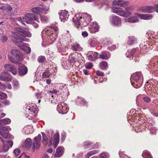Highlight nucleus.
Returning a JSON list of instances; mask_svg holds the SVG:
<instances>
[{
    "mask_svg": "<svg viewBox=\"0 0 158 158\" xmlns=\"http://www.w3.org/2000/svg\"><path fill=\"white\" fill-rule=\"evenodd\" d=\"M11 36L12 40L14 42L19 43L20 42L26 41L25 37H30L31 34L29 31H26L19 28H15L14 31L12 32Z\"/></svg>",
    "mask_w": 158,
    "mask_h": 158,
    "instance_id": "1",
    "label": "nucleus"
},
{
    "mask_svg": "<svg viewBox=\"0 0 158 158\" xmlns=\"http://www.w3.org/2000/svg\"><path fill=\"white\" fill-rule=\"evenodd\" d=\"M91 20V16L87 13L83 14L82 16L77 14L73 18V22L77 27L86 26Z\"/></svg>",
    "mask_w": 158,
    "mask_h": 158,
    "instance_id": "2",
    "label": "nucleus"
},
{
    "mask_svg": "<svg viewBox=\"0 0 158 158\" xmlns=\"http://www.w3.org/2000/svg\"><path fill=\"white\" fill-rule=\"evenodd\" d=\"M17 20L24 24V22L30 23L31 21L33 20L37 22H39V21L38 18L35 15L30 13H27L24 15V17H19L17 19Z\"/></svg>",
    "mask_w": 158,
    "mask_h": 158,
    "instance_id": "3",
    "label": "nucleus"
},
{
    "mask_svg": "<svg viewBox=\"0 0 158 158\" xmlns=\"http://www.w3.org/2000/svg\"><path fill=\"white\" fill-rule=\"evenodd\" d=\"M112 12L121 16L127 17L131 15V13L129 11H125L122 8L117 7H114L112 8Z\"/></svg>",
    "mask_w": 158,
    "mask_h": 158,
    "instance_id": "4",
    "label": "nucleus"
},
{
    "mask_svg": "<svg viewBox=\"0 0 158 158\" xmlns=\"http://www.w3.org/2000/svg\"><path fill=\"white\" fill-rule=\"evenodd\" d=\"M110 22L111 24L114 26L119 27L121 25V18L117 16H112Z\"/></svg>",
    "mask_w": 158,
    "mask_h": 158,
    "instance_id": "5",
    "label": "nucleus"
},
{
    "mask_svg": "<svg viewBox=\"0 0 158 158\" xmlns=\"http://www.w3.org/2000/svg\"><path fill=\"white\" fill-rule=\"evenodd\" d=\"M66 104L63 103L58 104L57 106V110L60 114H66L68 111Z\"/></svg>",
    "mask_w": 158,
    "mask_h": 158,
    "instance_id": "6",
    "label": "nucleus"
},
{
    "mask_svg": "<svg viewBox=\"0 0 158 158\" xmlns=\"http://www.w3.org/2000/svg\"><path fill=\"white\" fill-rule=\"evenodd\" d=\"M41 141V136L40 134H39L37 137L34 138V142L32 146V148L34 149L35 148H39L40 146Z\"/></svg>",
    "mask_w": 158,
    "mask_h": 158,
    "instance_id": "7",
    "label": "nucleus"
},
{
    "mask_svg": "<svg viewBox=\"0 0 158 158\" xmlns=\"http://www.w3.org/2000/svg\"><path fill=\"white\" fill-rule=\"evenodd\" d=\"M17 45L21 50H23L27 53H29L31 51V49L30 47H27V44L23 42L17 43Z\"/></svg>",
    "mask_w": 158,
    "mask_h": 158,
    "instance_id": "8",
    "label": "nucleus"
},
{
    "mask_svg": "<svg viewBox=\"0 0 158 158\" xmlns=\"http://www.w3.org/2000/svg\"><path fill=\"white\" fill-rule=\"evenodd\" d=\"M4 68L6 71L10 72L13 75H15L17 73L16 69L10 64H5Z\"/></svg>",
    "mask_w": 158,
    "mask_h": 158,
    "instance_id": "9",
    "label": "nucleus"
},
{
    "mask_svg": "<svg viewBox=\"0 0 158 158\" xmlns=\"http://www.w3.org/2000/svg\"><path fill=\"white\" fill-rule=\"evenodd\" d=\"M11 53L19 61L22 60L23 59L22 55L20 53L19 50L13 49L11 51Z\"/></svg>",
    "mask_w": 158,
    "mask_h": 158,
    "instance_id": "10",
    "label": "nucleus"
},
{
    "mask_svg": "<svg viewBox=\"0 0 158 158\" xmlns=\"http://www.w3.org/2000/svg\"><path fill=\"white\" fill-rule=\"evenodd\" d=\"M19 73L21 76H23L26 74L27 72V67L23 64H20L18 68Z\"/></svg>",
    "mask_w": 158,
    "mask_h": 158,
    "instance_id": "11",
    "label": "nucleus"
},
{
    "mask_svg": "<svg viewBox=\"0 0 158 158\" xmlns=\"http://www.w3.org/2000/svg\"><path fill=\"white\" fill-rule=\"evenodd\" d=\"M59 15L61 21L64 22L67 20L69 15L68 12L66 10H62Z\"/></svg>",
    "mask_w": 158,
    "mask_h": 158,
    "instance_id": "12",
    "label": "nucleus"
},
{
    "mask_svg": "<svg viewBox=\"0 0 158 158\" xmlns=\"http://www.w3.org/2000/svg\"><path fill=\"white\" fill-rule=\"evenodd\" d=\"M0 76V80L4 81H10L12 79V77L11 75L9 76L8 77H6L4 75L6 76L8 74V73L4 72L1 73Z\"/></svg>",
    "mask_w": 158,
    "mask_h": 158,
    "instance_id": "13",
    "label": "nucleus"
},
{
    "mask_svg": "<svg viewBox=\"0 0 158 158\" xmlns=\"http://www.w3.org/2000/svg\"><path fill=\"white\" fill-rule=\"evenodd\" d=\"M88 59L89 60H94L98 58V53L95 52H90L87 55Z\"/></svg>",
    "mask_w": 158,
    "mask_h": 158,
    "instance_id": "14",
    "label": "nucleus"
},
{
    "mask_svg": "<svg viewBox=\"0 0 158 158\" xmlns=\"http://www.w3.org/2000/svg\"><path fill=\"white\" fill-rule=\"evenodd\" d=\"M44 10V9L43 6L42 7L38 6L32 8L31 9V11L33 13L37 14H42Z\"/></svg>",
    "mask_w": 158,
    "mask_h": 158,
    "instance_id": "15",
    "label": "nucleus"
},
{
    "mask_svg": "<svg viewBox=\"0 0 158 158\" xmlns=\"http://www.w3.org/2000/svg\"><path fill=\"white\" fill-rule=\"evenodd\" d=\"M64 152L63 148L62 147H58L56 149V152L55 156L57 157H60L63 154Z\"/></svg>",
    "mask_w": 158,
    "mask_h": 158,
    "instance_id": "16",
    "label": "nucleus"
},
{
    "mask_svg": "<svg viewBox=\"0 0 158 158\" xmlns=\"http://www.w3.org/2000/svg\"><path fill=\"white\" fill-rule=\"evenodd\" d=\"M136 15L141 19H150L152 18V16L150 14H143L137 13Z\"/></svg>",
    "mask_w": 158,
    "mask_h": 158,
    "instance_id": "17",
    "label": "nucleus"
},
{
    "mask_svg": "<svg viewBox=\"0 0 158 158\" xmlns=\"http://www.w3.org/2000/svg\"><path fill=\"white\" fill-rule=\"evenodd\" d=\"M138 19L136 16H133L128 19H125V21L126 22L131 23H135L138 21Z\"/></svg>",
    "mask_w": 158,
    "mask_h": 158,
    "instance_id": "18",
    "label": "nucleus"
},
{
    "mask_svg": "<svg viewBox=\"0 0 158 158\" xmlns=\"http://www.w3.org/2000/svg\"><path fill=\"white\" fill-rule=\"evenodd\" d=\"M59 142V134L56 133L54 136V146L55 148L57 146Z\"/></svg>",
    "mask_w": 158,
    "mask_h": 158,
    "instance_id": "19",
    "label": "nucleus"
},
{
    "mask_svg": "<svg viewBox=\"0 0 158 158\" xmlns=\"http://www.w3.org/2000/svg\"><path fill=\"white\" fill-rule=\"evenodd\" d=\"M137 42L136 39L134 36H130L128 37L127 44L129 45L134 44Z\"/></svg>",
    "mask_w": 158,
    "mask_h": 158,
    "instance_id": "20",
    "label": "nucleus"
},
{
    "mask_svg": "<svg viewBox=\"0 0 158 158\" xmlns=\"http://www.w3.org/2000/svg\"><path fill=\"white\" fill-rule=\"evenodd\" d=\"M32 144V141L31 139L28 138L23 143V146L25 148H29L31 147Z\"/></svg>",
    "mask_w": 158,
    "mask_h": 158,
    "instance_id": "21",
    "label": "nucleus"
},
{
    "mask_svg": "<svg viewBox=\"0 0 158 158\" xmlns=\"http://www.w3.org/2000/svg\"><path fill=\"white\" fill-rule=\"evenodd\" d=\"M142 10L148 13H152L155 10L154 6H146L143 7Z\"/></svg>",
    "mask_w": 158,
    "mask_h": 158,
    "instance_id": "22",
    "label": "nucleus"
},
{
    "mask_svg": "<svg viewBox=\"0 0 158 158\" xmlns=\"http://www.w3.org/2000/svg\"><path fill=\"white\" fill-rule=\"evenodd\" d=\"M92 27L91 29L92 30V33L98 31L99 28V25L97 22H93Z\"/></svg>",
    "mask_w": 158,
    "mask_h": 158,
    "instance_id": "23",
    "label": "nucleus"
},
{
    "mask_svg": "<svg viewBox=\"0 0 158 158\" xmlns=\"http://www.w3.org/2000/svg\"><path fill=\"white\" fill-rule=\"evenodd\" d=\"M10 122V120L8 118H5L0 120V124L1 125H5L9 124Z\"/></svg>",
    "mask_w": 158,
    "mask_h": 158,
    "instance_id": "24",
    "label": "nucleus"
},
{
    "mask_svg": "<svg viewBox=\"0 0 158 158\" xmlns=\"http://www.w3.org/2000/svg\"><path fill=\"white\" fill-rule=\"evenodd\" d=\"M110 56V55L108 52H104L101 55H100L99 57L103 59L107 60L108 59Z\"/></svg>",
    "mask_w": 158,
    "mask_h": 158,
    "instance_id": "25",
    "label": "nucleus"
},
{
    "mask_svg": "<svg viewBox=\"0 0 158 158\" xmlns=\"http://www.w3.org/2000/svg\"><path fill=\"white\" fill-rule=\"evenodd\" d=\"M28 111H29V113H31V114H34V116H35V115L38 112V110L36 107H31L30 108L28 109Z\"/></svg>",
    "mask_w": 158,
    "mask_h": 158,
    "instance_id": "26",
    "label": "nucleus"
},
{
    "mask_svg": "<svg viewBox=\"0 0 158 158\" xmlns=\"http://www.w3.org/2000/svg\"><path fill=\"white\" fill-rule=\"evenodd\" d=\"M125 3L123 0H114L113 2V3L114 5L118 6H123Z\"/></svg>",
    "mask_w": 158,
    "mask_h": 158,
    "instance_id": "27",
    "label": "nucleus"
},
{
    "mask_svg": "<svg viewBox=\"0 0 158 158\" xmlns=\"http://www.w3.org/2000/svg\"><path fill=\"white\" fill-rule=\"evenodd\" d=\"M99 152L98 150H93L86 154L85 156V158H89L90 156L98 153Z\"/></svg>",
    "mask_w": 158,
    "mask_h": 158,
    "instance_id": "28",
    "label": "nucleus"
},
{
    "mask_svg": "<svg viewBox=\"0 0 158 158\" xmlns=\"http://www.w3.org/2000/svg\"><path fill=\"white\" fill-rule=\"evenodd\" d=\"M100 69H104L108 67L107 63L105 61H103L99 64Z\"/></svg>",
    "mask_w": 158,
    "mask_h": 158,
    "instance_id": "29",
    "label": "nucleus"
},
{
    "mask_svg": "<svg viewBox=\"0 0 158 158\" xmlns=\"http://www.w3.org/2000/svg\"><path fill=\"white\" fill-rule=\"evenodd\" d=\"M72 49L75 51H80L81 50L82 48L78 44H76L73 45L72 47Z\"/></svg>",
    "mask_w": 158,
    "mask_h": 158,
    "instance_id": "30",
    "label": "nucleus"
},
{
    "mask_svg": "<svg viewBox=\"0 0 158 158\" xmlns=\"http://www.w3.org/2000/svg\"><path fill=\"white\" fill-rule=\"evenodd\" d=\"M142 156L144 158H151V156L148 152L144 151L142 154Z\"/></svg>",
    "mask_w": 158,
    "mask_h": 158,
    "instance_id": "31",
    "label": "nucleus"
},
{
    "mask_svg": "<svg viewBox=\"0 0 158 158\" xmlns=\"http://www.w3.org/2000/svg\"><path fill=\"white\" fill-rule=\"evenodd\" d=\"M1 135L5 139H9L10 137V134L7 132H2L1 133Z\"/></svg>",
    "mask_w": 158,
    "mask_h": 158,
    "instance_id": "32",
    "label": "nucleus"
},
{
    "mask_svg": "<svg viewBox=\"0 0 158 158\" xmlns=\"http://www.w3.org/2000/svg\"><path fill=\"white\" fill-rule=\"evenodd\" d=\"M3 144L4 145L3 147V148L1 150L0 152H6L9 149V147L7 146V144L5 143V144Z\"/></svg>",
    "mask_w": 158,
    "mask_h": 158,
    "instance_id": "33",
    "label": "nucleus"
},
{
    "mask_svg": "<svg viewBox=\"0 0 158 158\" xmlns=\"http://www.w3.org/2000/svg\"><path fill=\"white\" fill-rule=\"evenodd\" d=\"M24 129L25 130V133L27 134L31 133L33 132V129L31 127L28 128L27 127H25Z\"/></svg>",
    "mask_w": 158,
    "mask_h": 158,
    "instance_id": "34",
    "label": "nucleus"
},
{
    "mask_svg": "<svg viewBox=\"0 0 158 158\" xmlns=\"http://www.w3.org/2000/svg\"><path fill=\"white\" fill-rule=\"evenodd\" d=\"M136 49L135 48L128 52L129 54L128 56H127V57H130L131 56H132L136 52Z\"/></svg>",
    "mask_w": 158,
    "mask_h": 158,
    "instance_id": "35",
    "label": "nucleus"
},
{
    "mask_svg": "<svg viewBox=\"0 0 158 158\" xmlns=\"http://www.w3.org/2000/svg\"><path fill=\"white\" fill-rule=\"evenodd\" d=\"M42 135V139H43V142L44 144H46L47 143L48 139L47 138L46 135L44 133H41Z\"/></svg>",
    "mask_w": 158,
    "mask_h": 158,
    "instance_id": "36",
    "label": "nucleus"
},
{
    "mask_svg": "<svg viewBox=\"0 0 158 158\" xmlns=\"http://www.w3.org/2000/svg\"><path fill=\"white\" fill-rule=\"evenodd\" d=\"M108 154L106 152H103L99 156V158H107Z\"/></svg>",
    "mask_w": 158,
    "mask_h": 158,
    "instance_id": "37",
    "label": "nucleus"
},
{
    "mask_svg": "<svg viewBox=\"0 0 158 158\" xmlns=\"http://www.w3.org/2000/svg\"><path fill=\"white\" fill-rule=\"evenodd\" d=\"M11 128L9 126L2 127H0V130L3 131H7L11 130Z\"/></svg>",
    "mask_w": 158,
    "mask_h": 158,
    "instance_id": "38",
    "label": "nucleus"
},
{
    "mask_svg": "<svg viewBox=\"0 0 158 158\" xmlns=\"http://www.w3.org/2000/svg\"><path fill=\"white\" fill-rule=\"evenodd\" d=\"M13 86L15 89H18L19 87V84L17 81H14L13 82Z\"/></svg>",
    "mask_w": 158,
    "mask_h": 158,
    "instance_id": "39",
    "label": "nucleus"
},
{
    "mask_svg": "<svg viewBox=\"0 0 158 158\" xmlns=\"http://www.w3.org/2000/svg\"><path fill=\"white\" fill-rule=\"evenodd\" d=\"M8 59L11 62L15 64H18L19 62L14 60V58L11 56H10L9 55H8Z\"/></svg>",
    "mask_w": 158,
    "mask_h": 158,
    "instance_id": "40",
    "label": "nucleus"
},
{
    "mask_svg": "<svg viewBox=\"0 0 158 158\" xmlns=\"http://www.w3.org/2000/svg\"><path fill=\"white\" fill-rule=\"evenodd\" d=\"M50 76V73L49 72H45L43 73L42 75V77L44 78H46Z\"/></svg>",
    "mask_w": 158,
    "mask_h": 158,
    "instance_id": "41",
    "label": "nucleus"
},
{
    "mask_svg": "<svg viewBox=\"0 0 158 158\" xmlns=\"http://www.w3.org/2000/svg\"><path fill=\"white\" fill-rule=\"evenodd\" d=\"M140 77V74L139 73H136L134 77V80L137 82L139 80Z\"/></svg>",
    "mask_w": 158,
    "mask_h": 158,
    "instance_id": "42",
    "label": "nucleus"
},
{
    "mask_svg": "<svg viewBox=\"0 0 158 158\" xmlns=\"http://www.w3.org/2000/svg\"><path fill=\"white\" fill-rule=\"evenodd\" d=\"M5 142V143L6 144L7 146L9 148H11L13 145V142L11 140H7Z\"/></svg>",
    "mask_w": 158,
    "mask_h": 158,
    "instance_id": "43",
    "label": "nucleus"
},
{
    "mask_svg": "<svg viewBox=\"0 0 158 158\" xmlns=\"http://www.w3.org/2000/svg\"><path fill=\"white\" fill-rule=\"evenodd\" d=\"M91 144V143L89 141H86L84 143V147L85 148H87L89 147Z\"/></svg>",
    "mask_w": 158,
    "mask_h": 158,
    "instance_id": "44",
    "label": "nucleus"
},
{
    "mask_svg": "<svg viewBox=\"0 0 158 158\" xmlns=\"http://www.w3.org/2000/svg\"><path fill=\"white\" fill-rule=\"evenodd\" d=\"M45 60V58L44 56H40L38 59V60L40 63H42Z\"/></svg>",
    "mask_w": 158,
    "mask_h": 158,
    "instance_id": "45",
    "label": "nucleus"
},
{
    "mask_svg": "<svg viewBox=\"0 0 158 158\" xmlns=\"http://www.w3.org/2000/svg\"><path fill=\"white\" fill-rule=\"evenodd\" d=\"M48 18L47 16L45 15H40V20L42 21H47L48 20Z\"/></svg>",
    "mask_w": 158,
    "mask_h": 158,
    "instance_id": "46",
    "label": "nucleus"
},
{
    "mask_svg": "<svg viewBox=\"0 0 158 158\" xmlns=\"http://www.w3.org/2000/svg\"><path fill=\"white\" fill-rule=\"evenodd\" d=\"M7 97L6 94L4 93L0 92V99H2L3 98H5Z\"/></svg>",
    "mask_w": 158,
    "mask_h": 158,
    "instance_id": "47",
    "label": "nucleus"
},
{
    "mask_svg": "<svg viewBox=\"0 0 158 158\" xmlns=\"http://www.w3.org/2000/svg\"><path fill=\"white\" fill-rule=\"evenodd\" d=\"M93 66V64L90 62L87 63L85 66V68L87 69H89L91 68Z\"/></svg>",
    "mask_w": 158,
    "mask_h": 158,
    "instance_id": "48",
    "label": "nucleus"
},
{
    "mask_svg": "<svg viewBox=\"0 0 158 158\" xmlns=\"http://www.w3.org/2000/svg\"><path fill=\"white\" fill-rule=\"evenodd\" d=\"M143 99L146 102L149 103L151 101V99L148 97H144Z\"/></svg>",
    "mask_w": 158,
    "mask_h": 158,
    "instance_id": "49",
    "label": "nucleus"
},
{
    "mask_svg": "<svg viewBox=\"0 0 158 158\" xmlns=\"http://www.w3.org/2000/svg\"><path fill=\"white\" fill-rule=\"evenodd\" d=\"M75 59L73 58L72 55H70L69 56V61L70 62H73L75 61Z\"/></svg>",
    "mask_w": 158,
    "mask_h": 158,
    "instance_id": "50",
    "label": "nucleus"
},
{
    "mask_svg": "<svg viewBox=\"0 0 158 158\" xmlns=\"http://www.w3.org/2000/svg\"><path fill=\"white\" fill-rule=\"evenodd\" d=\"M96 73L98 75L100 76H103L104 75L103 73L99 70L97 71Z\"/></svg>",
    "mask_w": 158,
    "mask_h": 158,
    "instance_id": "51",
    "label": "nucleus"
},
{
    "mask_svg": "<svg viewBox=\"0 0 158 158\" xmlns=\"http://www.w3.org/2000/svg\"><path fill=\"white\" fill-rule=\"evenodd\" d=\"M133 8L132 6H128L125 9V11H129L131 12V11L133 10Z\"/></svg>",
    "mask_w": 158,
    "mask_h": 158,
    "instance_id": "52",
    "label": "nucleus"
},
{
    "mask_svg": "<svg viewBox=\"0 0 158 158\" xmlns=\"http://www.w3.org/2000/svg\"><path fill=\"white\" fill-rule=\"evenodd\" d=\"M14 152L16 156H18L20 153V151L19 149H17L14 150Z\"/></svg>",
    "mask_w": 158,
    "mask_h": 158,
    "instance_id": "53",
    "label": "nucleus"
},
{
    "mask_svg": "<svg viewBox=\"0 0 158 158\" xmlns=\"http://www.w3.org/2000/svg\"><path fill=\"white\" fill-rule=\"evenodd\" d=\"M82 35L84 37H86L88 36V33L86 31H85L82 33Z\"/></svg>",
    "mask_w": 158,
    "mask_h": 158,
    "instance_id": "54",
    "label": "nucleus"
},
{
    "mask_svg": "<svg viewBox=\"0 0 158 158\" xmlns=\"http://www.w3.org/2000/svg\"><path fill=\"white\" fill-rule=\"evenodd\" d=\"M41 93H37L35 94V95L37 98H41Z\"/></svg>",
    "mask_w": 158,
    "mask_h": 158,
    "instance_id": "55",
    "label": "nucleus"
},
{
    "mask_svg": "<svg viewBox=\"0 0 158 158\" xmlns=\"http://www.w3.org/2000/svg\"><path fill=\"white\" fill-rule=\"evenodd\" d=\"M77 99V101H81L82 103L85 104L86 102V101L83 98H78Z\"/></svg>",
    "mask_w": 158,
    "mask_h": 158,
    "instance_id": "56",
    "label": "nucleus"
},
{
    "mask_svg": "<svg viewBox=\"0 0 158 158\" xmlns=\"http://www.w3.org/2000/svg\"><path fill=\"white\" fill-rule=\"evenodd\" d=\"M7 40V37L6 36H3L2 38V41L3 42H6Z\"/></svg>",
    "mask_w": 158,
    "mask_h": 158,
    "instance_id": "57",
    "label": "nucleus"
},
{
    "mask_svg": "<svg viewBox=\"0 0 158 158\" xmlns=\"http://www.w3.org/2000/svg\"><path fill=\"white\" fill-rule=\"evenodd\" d=\"M6 9L9 11H10L12 10V7L10 5L6 6Z\"/></svg>",
    "mask_w": 158,
    "mask_h": 158,
    "instance_id": "58",
    "label": "nucleus"
},
{
    "mask_svg": "<svg viewBox=\"0 0 158 158\" xmlns=\"http://www.w3.org/2000/svg\"><path fill=\"white\" fill-rule=\"evenodd\" d=\"M6 85L7 86V88L9 89H12V87L11 84L9 83H7L6 84Z\"/></svg>",
    "mask_w": 158,
    "mask_h": 158,
    "instance_id": "59",
    "label": "nucleus"
},
{
    "mask_svg": "<svg viewBox=\"0 0 158 158\" xmlns=\"http://www.w3.org/2000/svg\"><path fill=\"white\" fill-rule=\"evenodd\" d=\"M0 85L1 86L2 89H5L6 88V85L3 84L1 82H0Z\"/></svg>",
    "mask_w": 158,
    "mask_h": 158,
    "instance_id": "60",
    "label": "nucleus"
},
{
    "mask_svg": "<svg viewBox=\"0 0 158 158\" xmlns=\"http://www.w3.org/2000/svg\"><path fill=\"white\" fill-rule=\"evenodd\" d=\"M116 46L115 45H113L110 47V50H113L116 48Z\"/></svg>",
    "mask_w": 158,
    "mask_h": 158,
    "instance_id": "61",
    "label": "nucleus"
},
{
    "mask_svg": "<svg viewBox=\"0 0 158 158\" xmlns=\"http://www.w3.org/2000/svg\"><path fill=\"white\" fill-rule=\"evenodd\" d=\"M3 103L6 105H8L10 104V102L8 100H6L3 102Z\"/></svg>",
    "mask_w": 158,
    "mask_h": 158,
    "instance_id": "62",
    "label": "nucleus"
},
{
    "mask_svg": "<svg viewBox=\"0 0 158 158\" xmlns=\"http://www.w3.org/2000/svg\"><path fill=\"white\" fill-rule=\"evenodd\" d=\"M155 10L158 13V5L154 6Z\"/></svg>",
    "mask_w": 158,
    "mask_h": 158,
    "instance_id": "63",
    "label": "nucleus"
},
{
    "mask_svg": "<svg viewBox=\"0 0 158 158\" xmlns=\"http://www.w3.org/2000/svg\"><path fill=\"white\" fill-rule=\"evenodd\" d=\"M52 94H56L58 93V92H59V90L57 91L56 90L53 89V90L52 91Z\"/></svg>",
    "mask_w": 158,
    "mask_h": 158,
    "instance_id": "64",
    "label": "nucleus"
}]
</instances>
